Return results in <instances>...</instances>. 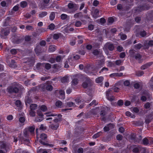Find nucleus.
<instances>
[{"label":"nucleus","mask_w":153,"mask_h":153,"mask_svg":"<svg viewBox=\"0 0 153 153\" xmlns=\"http://www.w3.org/2000/svg\"><path fill=\"white\" fill-rule=\"evenodd\" d=\"M47 136L45 134H42L40 135V139H39V142L42 144L47 145L48 144L45 142L44 141L47 138Z\"/></svg>","instance_id":"obj_4"},{"label":"nucleus","mask_w":153,"mask_h":153,"mask_svg":"<svg viewBox=\"0 0 153 153\" xmlns=\"http://www.w3.org/2000/svg\"><path fill=\"white\" fill-rule=\"evenodd\" d=\"M142 57V56L139 53H137L135 55L134 58L135 59L138 61L140 63H141L142 62V60L141 59Z\"/></svg>","instance_id":"obj_15"},{"label":"nucleus","mask_w":153,"mask_h":153,"mask_svg":"<svg viewBox=\"0 0 153 153\" xmlns=\"http://www.w3.org/2000/svg\"><path fill=\"white\" fill-rule=\"evenodd\" d=\"M78 38L79 39V40H78V43L79 44H81L83 42L82 40V36H78Z\"/></svg>","instance_id":"obj_39"},{"label":"nucleus","mask_w":153,"mask_h":153,"mask_svg":"<svg viewBox=\"0 0 153 153\" xmlns=\"http://www.w3.org/2000/svg\"><path fill=\"white\" fill-rule=\"evenodd\" d=\"M82 14L81 13L79 12L75 14L74 15V17L75 18H78L79 17H82Z\"/></svg>","instance_id":"obj_31"},{"label":"nucleus","mask_w":153,"mask_h":153,"mask_svg":"<svg viewBox=\"0 0 153 153\" xmlns=\"http://www.w3.org/2000/svg\"><path fill=\"white\" fill-rule=\"evenodd\" d=\"M62 116V115L61 114H58L57 115V116H55V117L53 118V122L55 123H57V122L60 121Z\"/></svg>","instance_id":"obj_12"},{"label":"nucleus","mask_w":153,"mask_h":153,"mask_svg":"<svg viewBox=\"0 0 153 153\" xmlns=\"http://www.w3.org/2000/svg\"><path fill=\"white\" fill-rule=\"evenodd\" d=\"M40 109L43 111H45L47 110V107L45 105H43L41 106Z\"/></svg>","instance_id":"obj_41"},{"label":"nucleus","mask_w":153,"mask_h":153,"mask_svg":"<svg viewBox=\"0 0 153 153\" xmlns=\"http://www.w3.org/2000/svg\"><path fill=\"white\" fill-rule=\"evenodd\" d=\"M25 121V119L24 117H21L19 119V121L20 123H23Z\"/></svg>","instance_id":"obj_54"},{"label":"nucleus","mask_w":153,"mask_h":153,"mask_svg":"<svg viewBox=\"0 0 153 153\" xmlns=\"http://www.w3.org/2000/svg\"><path fill=\"white\" fill-rule=\"evenodd\" d=\"M130 83L129 81L126 80L124 82V84L125 86H128L130 85Z\"/></svg>","instance_id":"obj_62"},{"label":"nucleus","mask_w":153,"mask_h":153,"mask_svg":"<svg viewBox=\"0 0 153 153\" xmlns=\"http://www.w3.org/2000/svg\"><path fill=\"white\" fill-rule=\"evenodd\" d=\"M99 10L98 9H95L92 13L93 17L95 19L99 17Z\"/></svg>","instance_id":"obj_13"},{"label":"nucleus","mask_w":153,"mask_h":153,"mask_svg":"<svg viewBox=\"0 0 153 153\" xmlns=\"http://www.w3.org/2000/svg\"><path fill=\"white\" fill-rule=\"evenodd\" d=\"M82 24L81 22L80 21L76 22L75 23V26L77 27H80Z\"/></svg>","instance_id":"obj_55"},{"label":"nucleus","mask_w":153,"mask_h":153,"mask_svg":"<svg viewBox=\"0 0 153 153\" xmlns=\"http://www.w3.org/2000/svg\"><path fill=\"white\" fill-rule=\"evenodd\" d=\"M144 74V72L142 71H139L137 73V75L138 76H141Z\"/></svg>","instance_id":"obj_58"},{"label":"nucleus","mask_w":153,"mask_h":153,"mask_svg":"<svg viewBox=\"0 0 153 153\" xmlns=\"http://www.w3.org/2000/svg\"><path fill=\"white\" fill-rule=\"evenodd\" d=\"M142 46V45L140 44H136L134 46V48L136 49H140Z\"/></svg>","instance_id":"obj_43"},{"label":"nucleus","mask_w":153,"mask_h":153,"mask_svg":"<svg viewBox=\"0 0 153 153\" xmlns=\"http://www.w3.org/2000/svg\"><path fill=\"white\" fill-rule=\"evenodd\" d=\"M39 32L41 33H43L47 31V29L45 28H41L39 30Z\"/></svg>","instance_id":"obj_59"},{"label":"nucleus","mask_w":153,"mask_h":153,"mask_svg":"<svg viewBox=\"0 0 153 153\" xmlns=\"http://www.w3.org/2000/svg\"><path fill=\"white\" fill-rule=\"evenodd\" d=\"M83 149L81 147L79 148L77 150V152L78 153H83Z\"/></svg>","instance_id":"obj_63"},{"label":"nucleus","mask_w":153,"mask_h":153,"mask_svg":"<svg viewBox=\"0 0 153 153\" xmlns=\"http://www.w3.org/2000/svg\"><path fill=\"white\" fill-rule=\"evenodd\" d=\"M150 106V104L149 102H147L144 105V107L146 109L149 108Z\"/></svg>","instance_id":"obj_60"},{"label":"nucleus","mask_w":153,"mask_h":153,"mask_svg":"<svg viewBox=\"0 0 153 153\" xmlns=\"http://www.w3.org/2000/svg\"><path fill=\"white\" fill-rule=\"evenodd\" d=\"M31 39V36H26L25 37V40L26 41H29Z\"/></svg>","instance_id":"obj_57"},{"label":"nucleus","mask_w":153,"mask_h":153,"mask_svg":"<svg viewBox=\"0 0 153 153\" xmlns=\"http://www.w3.org/2000/svg\"><path fill=\"white\" fill-rule=\"evenodd\" d=\"M26 128L27 129L29 132H30L31 134L33 135L34 134L35 129V127L34 126L28 127Z\"/></svg>","instance_id":"obj_10"},{"label":"nucleus","mask_w":153,"mask_h":153,"mask_svg":"<svg viewBox=\"0 0 153 153\" xmlns=\"http://www.w3.org/2000/svg\"><path fill=\"white\" fill-rule=\"evenodd\" d=\"M67 15L65 14H62L61 15V18L62 20H65L67 18Z\"/></svg>","instance_id":"obj_52"},{"label":"nucleus","mask_w":153,"mask_h":153,"mask_svg":"<svg viewBox=\"0 0 153 153\" xmlns=\"http://www.w3.org/2000/svg\"><path fill=\"white\" fill-rule=\"evenodd\" d=\"M49 127L52 129L56 130L59 127V125L57 123H52L50 125Z\"/></svg>","instance_id":"obj_16"},{"label":"nucleus","mask_w":153,"mask_h":153,"mask_svg":"<svg viewBox=\"0 0 153 153\" xmlns=\"http://www.w3.org/2000/svg\"><path fill=\"white\" fill-rule=\"evenodd\" d=\"M68 6L69 9H72V10L70 13H73L76 10H77L78 6L75 4H73L72 3H70L68 4Z\"/></svg>","instance_id":"obj_6"},{"label":"nucleus","mask_w":153,"mask_h":153,"mask_svg":"<svg viewBox=\"0 0 153 153\" xmlns=\"http://www.w3.org/2000/svg\"><path fill=\"white\" fill-rule=\"evenodd\" d=\"M76 103L77 105H79L82 104V102L83 101H82L81 98L80 97H77L75 100Z\"/></svg>","instance_id":"obj_20"},{"label":"nucleus","mask_w":153,"mask_h":153,"mask_svg":"<svg viewBox=\"0 0 153 153\" xmlns=\"http://www.w3.org/2000/svg\"><path fill=\"white\" fill-rule=\"evenodd\" d=\"M132 151L133 153H137L140 151H142L141 153H146V149L144 148H141L138 146H134L132 147Z\"/></svg>","instance_id":"obj_2"},{"label":"nucleus","mask_w":153,"mask_h":153,"mask_svg":"<svg viewBox=\"0 0 153 153\" xmlns=\"http://www.w3.org/2000/svg\"><path fill=\"white\" fill-rule=\"evenodd\" d=\"M25 101L26 106H27L28 104L31 103L32 102V100L28 97H25Z\"/></svg>","instance_id":"obj_17"},{"label":"nucleus","mask_w":153,"mask_h":153,"mask_svg":"<svg viewBox=\"0 0 153 153\" xmlns=\"http://www.w3.org/2000/svg\"><path fill=\"white\" fill-rule=\"evenodd\" d=\"M46 88L47 90L51 91L52 90L53 87L51 85H48L46 86Z\"/></svg>","instance_id":"obj_47"},{"label":"nucleus","mask_w":153,"mask_h":153,"mask_svg":"<svg viewBox=\"0 0 153 153\" xmlns=\"http://www.w3.org/2000/svg\"><path fill=\"white\" fill-rule=\"evenodd\" d=\"M37 107V105L36 104H32L30 106V110H35L36 108Z\"/></svg>","instance_id":"obj_27"},{"label":"nucleus","mask_w":153,"mask_h":153,"mask_svg":"<svg viewBox=\"0 0 153 153\" xmlns=\"http://www.w3.org/2000/svg\"><path fill=\"white\" fill-rule=\"evenodd\" d=\"M46 86L45 84L40 85L39 86V89L42 90H44L45 89Z\"/></svg>","instance_id":"obj_40"},{"label":"nucleus","mask_w":153,"mask_h":153,"mask_svg":"<svg viewBox=\"0 0 153 153\" xmlns=\"http://www.w3.org/2000/svg\"><path fill=\"white\" fill-rule=\"evenodd\" d=\"M143 143L145 145H147L149 144V141L146 138H144L143 140Z\"/></svg>","instance_id":"obj_49"},{"label":"nucleus","mask_w":153,"mask_h":153,"mask_svg":"<svg viewBox=\"0 0 153 153\" xmlns=\"http://www.w3.org/2000/svg\"><path fill=\"white\" fill-rule=\"evenodd\" d=\"M108 22L110 23H112L114 21V19L112 17H110L108 19Z\"/></svg>","instance_id":"obj_61"},{"label":"nucleus","mask_w":153,"mask_h":153,"mask_svg":"<svg viewBox=\"0 0 153 153\" xmlns=\"http://www.w3.org/2000/svg\"><path fill=\"white\" fill-rule=\"evenodd\" d=\"M101 133L102 132H99L97 133L93 136V138L94 139H96L99 137L101 134Z\"/></svg>","instance_id":"obj_35"},{"label":"nucleus","mask_w":153,"mask_h":153,"mask_svg":"<svg viewBox=\"0 0 153 153\" xmlns=\"http://www.w3.org/2000/svg\"><path fill=\"white\" fill-rule=\"evenodd\" d=\"M7 91L10 93H17L19 91V88L16 87H10L7 88Z\"/></svg>","instance_id":"obj_8"},{"label":"nucleus","mask_w":153,"mask_h":153,"mask_svg":"<svg viewBox=\"0 0 153 153\" xmlns=\"http://www.w3.org/2000/svg\"><path fill=\"white\" fill-rule=\"evenodd\" d=\"M48 62L51 63H53L55 62V59L54 58H51L49 59Z\"/></svg>","instance_id":"obj_53"},{"label":"nucleus","mask_w":153,"mask_h":153,"mask_svg":"<svg viewBox=\"0 0 153 153\" xmlns=\"http://www.w3.org/2000/svg\"><path fill=\"white\" fill-rule=\"evenodd\" d=\"M117 2L116 0H112L110 1V4L111 5H115Z\"/></svg>","instance_id":"obj_56"},{"label":"nucleus","mask_w":153,"mask_h":153,"mask_svg":"<svg viewBox=\"0 0 153 153\" xmlns=\"http://www.w3.org/2000/svg\"><path fill=\"white\" fill-rule=\"evenodd\" d=\"M45 67L47 70L49 69L51 67V65L50 64L47 63L45 64Z\"/></svg>","instance_id":"obj_42"},{"label":"nucleus","mask_w":153,"mask_h":153,"mask_svg":"<svg viewBox=\"0 0 153 153\" xmlns=\"http://www.w3.org/2000/svg\"><path fill=\"white\" fill-rule=\"evenodd\" d=\"M48 28L49 29L53 30L55 28V25L51 23L49 25Z\"/></svg>","instance_id":"obj_48"},{"label":"nucleus","mask_w":153,"mask_h":153,"mask_svg":"<svg viewBox=\"0 0 153 153\" xmlns=\"http://www.w3.org/2000/svg\"><path fill=\"white\" fill-rule=\"evenodd\" d=\"M111 94V92L110 90H108L106 91V98L108 100L110 101H112L114 99V97Z\"/></svg>","instance_id":"obj_7"},{"label":"nucleus","mask_w":153,"mask_h":153,"mask_svg":"<svg viewBox=\"0 0 153 153\" xmlns=\"http://www.w3.org/2000/svg\"><path fill=\"white\" fill-rule=\"evenodd\" d=\"M83 80H84L85 82L82 84V86L84 88H86L91 85V82L89 79L87 78L86 77H85Z\"/></svg>","instance_id":"obj_5"},{"label":"nucleus","mask_w":153,"mask_h":153,"mask_svg":"<svg viewBox=\"0 0 153 153\" xmlns=\"http://www.w3.org/2000/svg\"><path fill=\"white\" fill-rule=\"evenodd\" d=\"M59 94L60 95L59 98L61 99H64L65 98V92L63 90H60L59 91Z\"/></svg>","instance_id":"obj_19"},{"label":"nucleus","mask_w":153,"mask_h":153,"mask_svg":"<svg viewBox=\"0 0 153 153\" xmlns=\"http://www.w3.org/2000/svg\"><path fill=\"white\" fill-rule=\"evenodd\" d=\"M45 114H46V116L47 117H54L57 116L56 114H52L51 113V112H49L47 113H46Z\"/></svg>","instance_id":"obj_34"},{"label":"nucleus","mask_w":153,"mask_h":153,"mask_svg":"<svg viewBox=\"0 0 153 153\" xmlns=\"http://www.w3.org/2000/svg\"><path fill=\"white\" fill-rule=\"evenodd\" d=\"M146 32L144 30L141 31L140 32V35L142 37H144L146 36Z\"/></svg>","instance_id":"obj_32"},{"label":"nucleus","mask_w":153,"mask_h":153,"mask_svg":"<svg viewBox=\"0 0 153 153\" xmlns=\"http://www.w3.org/2000/svg\"><path fill=\"white\" fill-rule=\"evenodd\" d=\"M114 48V47L113 44L110 43H107L104 45V49H108L110 51H112Z\"/></svg>","instance_id":"obj_9"},{"label":"nucleus","mask_w":153,"mask_h":153,"mask_svg":"<svg viewBox=\"0 0 153 153\" xmlns=\"http://www.w3.org/2000/svg\"><path fill=\"white\" fill-rule=\"evenodd\" d=\"M152 64V62H151L143 65L141 67V69L145 70L149 67Z\"/></svg>","instance_id":"obj_11"},{"label":"nucleus","mask_w":153,"mask_h":153,"mask_svg":"<svg viewBox=\"0 0 153 153\" xmlns=\"http://www.w3.org/2000/svg\"><path fill=\"white\" fill-rule=\"evenodd\" d=\"M68 80V77L66 76L63 77L61 79V82L62 83L67 82Z\"/></svg>","instance_id":"obj_21"},{"label":"nucleus","mask_w":153,"mask_h":153,"mask_svg":"<svg viewBox=\"0 0 153 153\" xmlns=\"http://www.w3.org/2000/svg\"><path fill=\"white\" fill-rule=\"evenodd\" d=\"M62 104V102L59 101L58 100L56 102V105L57 107H60Z\"/></svg>","instance_id":"obj_44"},{"label":"nucleus","mask_w":153,"mask_h":153,"mask_svg":"<svg viewBox=\"0 0 153 153\" xmlns=\"http://www.w3.org/2000/svg\"><path fill=\"white\" fill-rule=\"evenodd\" d=\"M55 17V14L54 12H52L50 15V19L51 20H54Z\"/></svg>","instance_id":"obj_30"},{"label":"nucleus","mask_w":153,"mask_h":153,"mask_svg":"<svg viewBox=\"0 0 153 153\" xmlns=\"http://www.w3.org/2000/svg\"><path fill=\"white\" fill-rule=\"evenodd\" d=\"M103 77L102 76H100L97 78L95 80V81L97 83H100L103 81Z\"/></svg>","instance_id":"obj_25"},{"label":"nucleus","mask_w":153,"mask_h":153,"mask_svg":"<svg viewBox=\"0 0 153 153\" xmlns=\"http://www.w3.org/2000/svg\"><path fill=\"white\" fill-rule=\"evenodd\" d=\"M46 127L44 124H41L40 126L39 129L42 130H45L46 129Z\"/></svg>","instance_id":"obj_51"},{"label":"nucleus","mask_w":153,"mask_h":153,"mask_svg":"<svg viewBox=\"0 0 153 153\" xmlns=\"http://www.w3.org/2000/svg\"><path fill=\"white\" fill-rule=\"evenodd\" d=\"M78 83V81L77 79H74L71 82V85H76Z\"/></svg>","instance_id":"obj_23"},{"label":"nucleus","mask_w":153,"mask_h":153,"mask_svg":"<svg viewBox=\"0 0 153 153\" xmlns=\"http://www.w3.org/2000/svg\"><path fill=\"white\" fill-rule=\"evenodd\" d=\"M37 114V116L35 118L34 121L36 122L42 121L44 119L43 115L40 111H38Z\"/></svg>","instance_id":"obj_3"},{"label":"nucleus","mask_w":153,"mask_h":153,"mask_svg":"<svg viewBox=\"0 0 153 153\" xmlns=\"http://www.w3.org/2000/svg\"><path fill=\"white\" fill-rule=\"evenodd\" d=\"M61 66L60 65L57 64H55L53 65L52 68H53L57 70H60Z\"/></svg>","instance_id":"obj_22"},{"label":"nucleus","mask_w":153,"mask_h":153,"mask_svg":"<svg viewBox=\"0 0 153 153\" xmlns=\"http://www.w3.org/2000/svg\"><path fill=\"white\" fill-rule=\"evenodd\" d=\"M29 135V132L27 129L26 128L23 131V135L20 134L19 136V138L20 140L22 141H24L26 142L27 144L30 143L29 140L27 139V137Z\"/></svg>","instance_id":"obj_1"},{"label":"nucleus","mask_w":153,"mask_h":153,"mask_svg":"<svg viewBox=\"0 0 153 153\" xmlns=\"http://www.w3.org/2000/svg\"><path fill=\"white\" fill-rule=\"evenodd\" d=\"M66 105L67 106L70 107L74 106L75 104L72 102H69L67 103Z\"/></svg>","instance_id":"obj_46"},{"label":"nucleus","mask_w":153,"mask_h":153,"mask_svg":"<svg viewBox=\"0 0 153 153\" xmlns=\"http://www.w3.org/2000/svg\"><path fill=\"white\" fill-rule=\"evenodd\" d=\"M47 13L46 12H40L39 14V16L41 18H42L47 15Z\"/></svg>","instance_id":"obj_26"},{"label":"nucleus","mask_w":153,"mask_h":153,"mask_svg":"<svg viewBox=\"0 0 153 153\" xmlns=\"http://www.w3.org/2000/svg\"><path fill=\"white\" fill-rule=\"evenodd\" d=\"M60 34L59 33H55L53 36V39L56 40L58 39L60 36Z\"/></svg>","instance_id":"obj_28"},{"label":"nucleus","mask_w":153,"mask_h":153,"mask_svg":"<svg viewBox=\"0 0 153 153\" xmlns=\"http://www.w3.org/2000/svg\"><path fill=\"white\" fill-rule=\"evenodd\" d=\"M56 50V46L54 45H51L49 46L48 51L50 52H53Z\"/></svg>","instance_id":"obj_18"},{"label":"nucleus","mask_w":153,"mask_h":153,"mask_svg":"<svg viewBox=\"0 0 153 153\" xmlns=\"http://www.w3.org/2000/svg\"><path fill=\"white\" fill-rule=\"evenodd\" d=\"M120 36L121 39L122 40H125L126 39L127 36L126 35L122 33H120Z\"/></svg>","instance_id":"obj_38"},{"label":"nucleus","mask_w":153,"mask_h":153,"mask_svg":"<svg viewBox=\"0 0 153 153\" xmlns=\"http://www.w3.org/2000/svg\"><path fill=\"white\" fill-rule=\"evenodd\" d=\"M94 28V26L93 25L90 24L88 26V29L90 30H92Z\"/></svg>","instance_id":"obj_64"},{"label":"nucleus","mask_w":153,"mask_h":153,"mask_svg":"<svg viewBox=\"0 0 153 153\" xmlns=\"http://www.w3.org/2000/svg\"><path fill=\"white\" fill-rule=\"evenodd\" d=\"M20 5L22 7H25L27 5V3L25 1H23L20 3Z\"/></svg>","instance_id":"obj_36"},{"label":"nucleus","mask_w":153,"mask_h":153,"mask_svg":"<svg viewBox=\"0 0 153 153\" xmlns=\"http://www.w3.org/2000/svg\"><path fill=\"white\" fill-rule=\"evenodd\" d=\"M126 115L127 116L130 117L131 118H134L135 116L134 115H132V114L129 111H127L126 112Z\"/></svg>","instance_id":"obj_37"},{"label":"nucleus","mask_w":153,"mask_h":153,"mask_svg":"<svg viewBox=\"0 0 153 153\" xmlns=\"http://www.w3.org/2000/svg\"><path fill=\"white\" fill-rule=\"evenodd\" d=\"M29 114L30 116L34 117L35 116V112L34 110H30Z\"/></svg>","instance_id":"obj_33"},{"label":"nucleus","mask_w":153,"mask_h":153,"mask_svg":"<svg viewBox=\"0 0 153 153\" xmlns=\"http://www.w3.org/2000/svg\"><path fill=\"white\" fill-rule=\"evenodd\" d=\"M123 62V61L121 60H116L115 62V63L117 65H121V63Z\"/></svg>","instance_id":"obj_50"},{"label":"nucleus","mask_w":153,"mask_h":153,"mask_svg":"<svg viewBox=\"0 0 153 153\" xmlns=\"http://www.w3.org/2000/svg\"><path fill=\"white\" fill-rule=\"evenodd\" d=\"M92 53L95 56H97L101 53L100 51L97 50H94L93 51Z\"/></svg>","instance_id":"obj_29"},{"label":"nucleus","mask_w":153,"mask_h":153,"mask_svg":"<svg viewBox=\"0 0 153 153\" xmlns=\"http://www.w3.org/2000/svg\"><path fill=\"white\" fill-rule=\"evenodd\" d=\"M10 33V30L8 29H7L6 30H4L2 32L1 34H3L5 36L8 35Z\"/></svg>","instance_id":"obj_24"},{"label":"nucleus","mask_w":153,"mask_h":153,"mask_svg":"<svg viewBox=\"0 0 153 153\" xmlns=\"http://www.w3.org/2000/svg\"><path fill=\"white\" fill-rule=\"evenodd\" d=\"M35 51L36 54L39 55V53L42 52L41 47L39 45H38L36 46Z\"/></svg>","instance_id":"obj_14"},{"label":"nucleus","mask_w":153,"mask_h":153,"mask_svg":"<svg viewBox=\"0 0 153 153\" xmlns=\"http://www.w3.org/2000/svg\"><path fill=\"white\" fill-rule=\"evenodd\" d=\"M15 104L17 107L21 108V103L20 101L18 100L16 101Z\"/></svg>","instance_id":"obj_45"}]
</instances>
